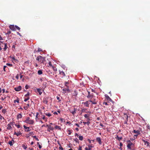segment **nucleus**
Here are the masks:
<instances>
[{"label":"nucleus","mask_w":150,"mask_h":150,"mask_svg":"<svg viewBox=\"0 0 150 150\" xmlns=\"http://www.w3.org/2000/svg\"><path fill=\"white\" fill-rule=\"evenodd\" d=\"M83 104L85 105V106H86V107H89V102L88 101H86L85 102L83 103Z\"/></svg>","instance_id":"ddd939ff"},{"label":"nucleus","mask_w":150,"mask_h":150,"mask_svg":"<svg viewBox=\"0 0 150 150\" xmlns=\"http://www.w3.org/2000/svg\"><path fill=\"white\" fill-rule=\"evenodd\" d=\"M127 121V120H126L124 122V124H127V121Z\"/></svg>","instance_id":"69168bd1"},{"label":"nucleus","mask_w":150,"mask_h":150,"mask_svg":"<svg viewBox=\"0 0 150 150\" xmlns=\"http://www.w3.org/2000/svg\"><path fill=\"white\" fill-rule=\"evenodd\" d=\"M115 138L116 139H117L119 141H120V140H121L122 139V137H119L117 135L116 137H115Z\"/></svg>","instance_id":"f3484780"},{"label":"nucleus","mask_w":150,"mask_h":150,"mask_svg":"<svg viewBox=\"0 0 150 150\" xmlns=\"http://www.w3.org/2000/svg\"><path fill=\"white\" fill-rule=\"evenodd\" d=\"M50 98H51L49 97H46L43 98V102L45 104H47L48 102V100Z\"/></svg>","instance_id":"f03ea898"},{"label":"nucleus","mask_w":150,"mask_h":150,"mask_svg":"<svg viewBox=\"0 0 150 150\" xmlns=\"http://www.w3.org/2000/svg\"><path fill=\"white\" fill-rule=\"evenodd\" d=\"M9 124L11 126H13L14 124H15V122H10Z\"/></svg>","instance_id":"7c9ffc66"},{"label":"nucleus","mask_w":150,"mask_h":150,"mask_svg":"<svg viewBox=\"0 0 150 150\" xmlns=\"http://www.w3.org/2000/svg\"><path fill=\"white\" fill-rule=\"evenodd\" d=\"M45 114L46 116L49 117H50L51 116V115L49 113H45Z\"/></svg>","instance_id":"2f4dec72"},{"label":"nucleus","mask_w":150,"mask_h":150,"mask_svg":"<svg viewBox=\"0 0 150 150\" xmlns=\"http://www.w3.org/2000/svg\"><path fill=\"white\" fill-rule=\"evenodd\" d=\"M127 142L129 143L127 145V148L129 150H131L132 149L131 146L133 145V144L129 140H128Z\"/></svg>","instance_id":"7ed1b4c3"},{"label":"nucleus","mask_w":150,"mask_h":150,"mask_svg":"<svg viewBox=\"0 0 150 150\" xmlns=\"http://www.w3.org/2000/svg\"><path fill=\"white\" fill-rule=\"evenodd\" d=\"M7 67L6 66H4V68H3V69H4V71H6V70H5V69Z\"/></svg>","instance_id":"49530a36"},{"label":"nucleus","mask_w":150,"mask_h":150,"mask_svg":"<svg viewBox=\"0 0 150 150\" xmlns=\"http://www.w3.org/2000/svg\"><path fill=\"white\" fill-rule=\"evenodd\" d=\"M23 77V76L21 74H20V78L21 79Z\"/></svg>","instance_id":"338daca9"},{"label":"nucleus","mask_w":150,"mask_h":150,"mask_svg":"<svg viewBox=\"0 0 150 150\" xmlns=\"http://www.w3.org/2000/svg\"><path fill=\"white\" fill-rule=\"evenodd\" d=\"M33 133V132H29L28 134V135L29 136H31L32 135V134Z\"/></svg>","instance_id":"5fc2aeb1"},{"label":"nucleus","mask_w":150,"mask_h":150,"mask_svg":"<svg viewBox=\"0 0 150 150\" xmlns=\"http://www.w3.org/2000/svg\"><path fill=\"white\" fill-rule=\"evenodd\" d=\"M6 110L5 109H3L2 110V112L4 114L6 113Z\"/></svg>","instance_id":"e433bc0d"},{"label":"nucleus","mask_w":150,"mask_h":150,"mask_svg":"<svg viewBox=\"0 0 150 150\" xmlns=\"http://www.w3.org/2000/svg\"><path fill=\"white\" fill-rule=\"evenodd\" d=\"M17 134H16V135L17 136H19L20 135H21L22 134V133L20 132H18L17 133Z\"/></svg>","instance_id":"58836bf2"},{"label":"nucleus","mask_w":150,"mask_h":150,"mask_svg":"<svg viewBox=\"0 0 150 150\" xmlns=\"http://www.w3.org/2000/svg\"><path fill=\"white\" fill-rule=\"evenodd\" d=\"M15 28H16L18 30H20V28L19 27H18V26H17V25L15 26Z\"/></svg>","instance_id":"c9c22d12"},{"label":"nucleus","mask_w":150,"mask_h":150,"mask_svg":"<svg viewBox=\"0 0 150 150\" xmlns=\"http://www.w3.org/2000/svg\"><path fill=\"white\" fill-rule=\"evenodd\" d=\"M68 132H69V133H68V134H69V135H70V134H71V130H68Z\"/></svg>","instance_id":"09e8293b"},{"label":"nucleus","mask_w":150,"mask_h":150,"mask_svg":"<svg viewBox=\"0 0 150 150\" xmlns=\"http://www.w3.org/2000/svg\"><path fill=\"white\" fill-rule=\"evenodd\" d=\"M106 97V98L107 99L109 100V101H112V100L108 96H107Z\"/></svg>","instance_id":"a878e982"},{"label":"nucleus","mask_w":150,"mask_h":150,"mask_svg":"<svg viewBox=\"0 0 150 150\" xmlns=\"http://www.w3.org/2000/svg\"><path fill=\"white\" fill-rule=\"evenodd\" d=\"M59 73L61 75L63 76H65V74L64 72H63V71H60Z\"/></svg>","instance_id":"aec40b11"},{"label":"nucleus","mask_w":150,"mask_h":150,"mask_svg":"<svg viewBox=\"0 0 150 150\" xmlns=\"http://www.w3.org/2000/svg\"><path fill=\"white\" fill-rule=\"evenodd\" d=\"M125 118H126V120H127V121H128V116L127 114H125Z\"/></svg>","instance_id":"473e14b6"},{"label":"nucleus","mask_w":150,"mask_h":150,"mask_svg":"<svg viewBox=\"0 0 150 150\" xmlns=\"http://www.w3.org/2000/svg\"><path fill=\"white\" fill-rule=\"evenodd\" d=\"M96 140L97 142L100 145H101L102 144V142L101 141V139L99 137H97L96 138Z\"/></svg>","instance_id":"0eeeda50"},{"label":"nucleus","mask_w":150,"mask_h":150,"mask_svg":"<svg viewBox=\"0 0 150 150\" xmlns=\"http://www.w3.org/2000/svg\"><path fill=\"white\" fill-rule=\"evenodd\" d=\"M86 109L85 108L83 109L82 110V112H85L86 113H89L90 114L91 113V112L88 111V112H86Z\"/></svg>","instance_id":"a211bd4d"},{"label":"nucleus","mask_w":150,"mask_h":150,"mask_svg":"<svg viewBox=\"0 0 150 150\" xmlns=\"http://www.w3.org/2000/svg\"><path fill=\"white\" fill-rule=\"evenodd\" d=\"M88 149L89 150H91V148L93 147V146L91 145H88Z\"/></svg>","instance_id":"c85d7f7f"},{"label":"nucleus","mask_w":150,"mask_h":150,"mask_svg":"<svg viewBox=\"0 0 150 150\" xmlns=\"http://www.w3.org/2000/svg\"><path fill=\"white\" fill-rule=\"evenodd\" d=\"M39 149H40L42 148V146L40 144L38 145Z\"/></svg>","instance_id":"774afa93"},{"label":"nucleus","mask_w":150,"mask_h":150,"mask_svg":"<svg viewBox=\"0 0 150 150\" xmlns=\"http://www.w3.org/2000/svg\"><path fill=\"white\" fill-rule=\"evenodd\" d=\"M14 102L15 103L16 102H17V103H19V100L18 98L16 100H15L14 101Z\"/></svg>","instance_id":"393cba45"},{"label":"nucleus","mask_w":150,"mask_h":150,"mask_svg":"<svg viewBox=\"0 0 150 150\" xmlns=\"http://www.w3.org/2000/svg\"><path fill=\"white\" fill-rule=\"evenodd\" d=\"M8 144L10 145L11 146H12L13 145L12 141H9L8 142Z\"/></svg>","instance_id":"f704fd0d"},{"label":"nucleus","mask_w":150,"mask_h":150,"mask_svg":"<svg viewBox=\"0 0 150 150\" xmlns=\"http://www.w3.org/2000/svg\"><path fill=\"white\" fill-rule=\"evenodd\" d=\"M34 123V121L33 120H30L27 123L30 125H33Z\"/></svg>","instance_id":"9b49d317"},{"label":"nucleus","mask_w":150,"mask_h":150,"mask_svg":"<svg viewBox=\"0 0 150 150\" xmlns=\"http://www.w3.org/2000/svg\"><path fill=\"white\" fill-rule=\"evenodd\" d=\"M48 127V129H47V131H49V132H50V130H53V127H52L50 125H47V126Z\"/></svg>","instance_id":"423d86ee"},{"label":"nucleus","mask_w":150,"mask_h":150,"mask_svg":"<svg viewBox=\"0 0 150 150\" xmlns=\"http://www.w3.org/2000/svg\"><path fill=\"white\" fill-rule=\"evenodd\" d=\"M38 73L39 75H41L42 74V70H39L38 71Z\"/></svg>","instance_id":"4be33fe9"},{"label":"nucleus","mask_w":150,"mask_h":150,"mask_svg":"<svg viewBox=\"0 0 150 150\" xmlns=\"http://www.w3.org/2000/svg\"><path fill=\"white\" fill-rule=\"evenodd\" d=\"M87 97L88 98H91V96L90 95H88L87 96Z\"/></svg>","instance_id":"e2e57ef3"},{"label":"nucleus","mask_w":150,"mask_h":150,"mask_svg":"<svg viewBox=\"0 0 150 150\" xmlns=\"http://www.w3.org/2000/svg\"><path fill=\"white\" fill-rule=\"evenodd\" d=\"M90 123V122H86V124L88 125H89V124Z\"/></svg>","instance_id":"052dcab7"},{"label":"nucleus","mask_w":150,"mask_h":150,"mask_svg":"<svg viewBox=\"0 0 150 150\" xmlns=\"http://www.w3.org/2000/svg\"><path fill=\"white\" fill-rule=\"evenodd\" d=\"M7 129L8 130H11V129L12 127L9 123L7 125Z\"/></svg>","instance_id":"4468645a"},{"label":"nucleus","mask_w":150,"mask_h":150,"mask_svg":"<svg viewBox=\"0 0 150 150\" xmlns=\"http://www.w3.org/2000/svg\"><path fill=\"white\" fill-rule=\"evenodd\" d=\"M55 128L56 129H61V128L58 125H55Z\"/></svg>","instance_id":"5701e85b"},{"label":"nucleus","mask_w":150,"mask_h":150,"mask_svg":"<svg viewBox=\"0 0 150 150\" xmlns=\"http://www.w3.org/2000/svg\"><path fill=\"white\" fill-rule=\"evenodd\" d=\"M22 117V115L21 114H18L17 115V118L18 119L19 118H21Z\"/></svg>","instance_id":"6ab92c4d"},{"label":"nucleus","mask_w":150,"mask_h":150,"mask_svg":"<svg viewBox=\"0 0 150 150\" xmlns=\"http://www.w3.org/2000/svg\"><path fill=\"white\" fill-rule=\"evenodd\" d=\"M23 127L25 129H27V130H25V131L27 132H28L30 131L29 127H27L25 125H23Z\"/></svg>","instance_id":"f8f14e48"},{"label":"nucleus","mask_w":150,"mask_h":150,"mask_svg":"<svg viewBox=\"0 0 150 150\" xmlns=\"http://www.w3.org/2000/svg\"><path fill=\"white\" fill-rule=\"evenodd\" d=\"M45 57H42L41 56H39L37 57L36 59L39 62L44 64L45 63Z\"/></svg>","instance_id":"f257e3e1"},{"label":"nucleus","mask_w":150,"mask_h":150,"mask_svg":"<svg viewBox=\"0 0 150 150\" xmlns=\"http://www.w3.org/2000/svg\"><path fill=\"white\" fill-rule=\"evenodd\" d=\"M133 132L134 133L138 134H140V132L139 130H134Z\"/></svg>","instance_id":"dca6fc26"},{"label":"nucleus","mask_w":150,"mask_h":150,"mask_svg":"<svg viewBox=\"0 0 150 150\" xmlns=\"http://www.w3.org/2000/svg\"><path fill=\"white\" fill-rule=\"evenodd\" d=\"M66 91H67L69 92L70 91V90L69 89V86L68 87H67V88L66 89Z\"/></svg>","instance_id":"3c124183"},{"label":"nucleus","mask_w":150,"mask_h":150,"mask_svg":"<svg viewBox=\"0 0 150 150\" xmlns=\"http://www.w3.org/2000/svg\"><path fill=\"white\" fill-rule=\"evenodd\" d=\"M74 141L76 142V143H79V141L78 139L76 138L74 139Z\"/></svg>","instance_id":"c756f323"},{"label":"nucleus","mask_w":150,"mask_h":150,"mask_svg":"<svg viewBox=\"0 0 150 150\" xmlns=\"http://www.w3.org/2000/svg\"><path fill=\"white\" fill-rule=\"evenodd\" d=\"M37 91L39 93L40 95H41L42 93V92L41 91V89L40 88L37 89Z\"/></svg>","instance_id":"2eb2a0df"},{"label":"nucleus","mask_w":150,"mask_h":150,"mask_svg":"<svg viewBox=\"0 0 150 150\" xmlns=\"http://www.w3.org/2000/svg\"><path fill=\"white\" fill-rule=\"evenodd\" d=\"M29 87V86L27 85H26L25 86V88L26 89H28Z\"/></svg>","instance_id":"6e6d98bb"},{"label":"nucleus","mask_w":150,"mask_h":150,"mask_svg":"<svg viewBox=\"0 0 150 150\" xmlns=\"http://www.w3.org/2000/svg\"><path fill=\"white\" fill-rule=\"evenodd\" d=\"M78 150H82L81 146H79V148L78 149Z\"/></svg>","instance_id":"4d7b16f0"},{"label":"nucleus","mask_w":150,"mask_h":150,"mask_svg":"<svg viewBox=\"0 0 150 150\" xmlns=\"http://www.w3.org/2000/svg\"><path fill=\"white\" fill-rule=\"evenodd\" d=\"M4 44L5 45H4V51H5L7 49V46L6 45V43H4Z\"/></svg>","instance_id":"412c9836"},{"label":"nucleus","mask_w":150,"mask_h":150,"mask_svg":"<svg viewBox=\"0 0 150 150\" xmlns=\"http://www.w3.org/2000/svg\"><path fill=\"white\" fill-rule=\"evenodd\" d=\"M75 125H76V126H77L78 127H79V124H77V123H76L75 124Z\"/></svg>","instance_id":"680f3d73"},{"label":"nucleus","mask_w":150,"mask_h":150,"mask_svg":"<svg viewBox=\"0 0 150 150\" xmlns=\"http://www.w3.org/2000/svg\"><path fill=\"white\" fill-rule=\"evenodd\" d=\"M89 102H91L93 104H96L98 102V101L96 100L95 99H93L92 100H90Z\"/></svg>","instance_id":"39448f33"},{"label":"nucleus","mask_w":150,"mask_h":150,"mask_svg":"<svg viewBox=\"0 0 150 150\" xmlns=\"http://www.w3.org/2000/svg\"><path fill=\"white\" fill-rule=\"evenodd\" d=\"M30 118L29 117H28L25 120V122H26V123L30 120Z\"/></svg>","instance_id":"b1692460"},{"label":"nucleus","mask_w":150,"mask_h":150,"mask_svg":"<svg viewBox=\"0 0 150 150\" xmlns=\"http://www.w3.org/2000/svg\"><path fill=\"white\" fill-rule=\"evenodd\" d=\"M6 65L8 66H12V64H11L10 63H7L6 64Z\"/></svg>","instance_id":"37998d69"},{"label":"nucleus","mask_w":150,"mask_h":150,"mask_svg":"<svg viewBox=\"0 0 150 150\" xmlns=\"http://www.w3.org/2000/svg\"><path fill=\"white\" fill-rule=\"evenodd\" d=\"M30 95V92H28L27 94L25 95V97H28Z\"/></svg>","instance_id":"4c0bfd02"},{"label":"nucleus","mask_w":150,"mask_h":150,"mask_svg":"<svg viewBox=\"0 0 150 150\" xmlns=\"http://www.w3.org/2000/svg\"><path fill=\"white\" fill-rule=\"evenodd\" d=\"M59 149L61 150H63V148L61 146H59Z\"/></svg>","instance_id":"8fccbe9b"},{"label":"nucleus","mask_w":150,"mask_h":150,"mask_svg":"<svg viewBox=\"0 0 150 150\" xmlns=\"http://www.w3.org/2000/svg\"><path fill=\"white\" fill-rule=\"evenodd\" d=\"M33 137L35 138V139L37 141H39L37 137L36 136H34Z\"/></svg>","instance_id":"79ce46f5"},{"label":"nucleus","mask_w":150,"mask_h":150,"mask_svg":"<svg viewBox=\"0 0 150 150\" xmlns=\"http://www.w3.org/2000/svg\"><path fill=\"white\" fill-rule=\"evenodd\" d=\"M15 46L14 45H13L12 46V48L13 50H14V49H15Z\"/></svg>","instance_id":"de8ad7c7"},{"label":"nucleus","mask_w":150,"mask_h":150,"mask_svg":"<svg viewBox=\"0 0 150 150\" xmlns=\"http://www.w3.org/2000/svg\"><path fill=\"white\" fill-rule=\"evenodd\" d=\"M142 140L144 143V145H146L147 146H149V143L148 141L144 139H142Z\"/></svg>","instance_id":"6e6552de"},{"label":"nucleus","mask_w":150,"mask_h":150,"mask_svg":"<svg viewBox=\"0 0 150 150\" xmlns=\"http://www.w3.org/2000/svg\"><path fill=\"white\" fill-rule=\"evenodd\" d=\"M15 125L16 126L17 128H20V126L19 125H17V124H15Z\"/></svg>","instance_id":"a19ab883"},{"label":"nucleus","mask_w":150,"mask_h":150,"mask_svg":"<svg viewBox=\"0 0 150 150\" xmlns=\"http://www.w3.org/2000/svg\"><path fill=\"white\" fill-rule=\"evenodd\" d=\"M68 84V82H65L64 83V85L67 87H68V86L67 85V84Z\"/></svg>","instance_id":"ea45409f"},{"label":"nucleus","mask_w":150,"mask_h":150,"mask_svg":"<svg viewBox=\"0 0 150 150\" xmlns=\"http://www.w3.org/2000/svg\"><path fill=\"white\" fill-rule=\"evenodd\" d=\"M42 51V50L40 48H38V52H41V51Z\"/></svg>","instance_id":"a18cd8bd"},{"label":"nucleus","mask_w":150,"mask_h":150,"mask_svg":"<svg viewBox=\"0 0 150 150\" xmlns=\"http://www.w3.org/2000/svg\"><path fill=\"white\" fill-rule=\"evenodd\" d=\"M39 115V113L37 112L36 113V114L35 116V119L36 120V121H37V119L38 118V115Z\"/></svg>","instance_id":"72a5a7b5"},{"label":"nucleus","mask_w":150,"mask_h":150,"mask_svg":"<svg viewBox=\"0 0 150 150\" xmlns=\"http://www.w3.org/2000/svg\"><path fill=\"white\" fill-rule=\"evenodd\" d=\"M10 28L12 30H15V28L13 25H11L9 26Z\"/></svg>","instance_id":"9d476101"},{"label":"nucleus","mask_w":150,"mask_h":150,"mask_svg":"<svg viewBox=\"0 0 150 150\" xmlns=\"http://www.w3.org/2000/svg\"><path fill=\"white\" fill-rule=\"evenodd\" d=\"M100 126H102V127H104V125L101 123H100Z\"/></svg>","instance_id":"0e129e2a"},{"label":"nucleus","mask_w":150,"mask_h":150,"mask_svg":"<svg viewBox=\"0 0 150 150\" xmlns=\"http://www.w3.org/2000/svg\"><path fill=\"white\" fill-rule=\"evenodd\" d=\"M79 139L81 140H82L83 139V137L82 136H80L78 137Z\"/></svg>","instance_id":"bb28decb"},{"label":"nucleus","mask_w":150,"mask_h":150,"mask_svg":"<svg viewBox=\"0 0 150 150\" xmlns=\"http://www.w3.org/2000/svg\"><path fill=\"white\" fill-rule=\"evenodd\" d=\"M28 106H25L24 107V109L25 110H27L28 108Z\"/></svg>","instance_id":"603ef678"},{"label":"nucleus","mask_w":150,"mask_h":150,"mask_svg":"<svg viewBox=\"0 0 150 150\" xmlns=\"http://www.w3.org/2000/svg\"><path fill=\"white\" fill-rule=\"evenodd\" d=\"M86 119H87L86 121L87 122H89V121L90 120V119L89 118H86Z\"/></svg>","instance_id":"bf43d9fd"},{"label":"nucleus","mask_w":150,"mask_h":150,"mask_svg":"<svg viewBox=\"0 0 150 150\" xmlns=\"http://www.w3.org/2000/svg\"><path fill=\"white\" fill-rule=\"evenodd\" d=\"M76 109L74 107L71 108L69 109V111L73 115H74L76 113Z\"/></svg>","instance_id":"20e7f679"},{"label":"nucleus","mask_w":150,"mask_h":150,"mask_svg":"<svg viewBox=\"0 0 150 150\" xmlns=\"http://www.w3.org/2000/svg\"><path fill=\"white\" fill-rule=\"evenodd\" d=\"M21 87L20 86L17 87H16L14 88V90L17 91H20L21 89Z\"/></svg>","instance_id":"1a4fd4ad"},{"label":"nucleus","mask_w":150,"mask_h":150,"mask_svg":"<svg viewBox=\"0 0 150 150\" xmlns=\"http://www.w3.org/2000/svg\"><path fill=\"white\" fill-rule=\"evenodd\" d=\"M23 148H24V149H26L27 148V147H26V146L24 145L23 146Z\"/></svg>","instance_id":"864d4df0"},{"label":"nucleus","mask_w":150,"mask_h":150,"mask_svg":"<svg viewBox=\"0 0 150 150\" xmlns=\"http://www.w3.org/2000/svg\"><path fill=\"white\" fill-rule=\"evenodd\" d=\"M89 115L86 114L84 115V116L85 118H89Z\"/></svg>","instance_id":"cd10ccee"},{"label":"nucleus","mask_w":150,"mask_h":150,"mask_svg":"<svg viewBox=\"0 0 150 150\" xmlns=\"http://www.w3.org/2000/svg\"><path fill=\"white\" fill-rule=\"evenodd\" d=\"M48 64L50 66L52 67H53V66L52 65L51 62H49L48 63Z\"/></svg>","instance_id":"c03bdc74"},{"label":"nucleus","mask_w":150,"mask_h":150,"mask_svg":"<svg viewBox=\"0 0 150 150\" xmlns=\"http://www.w3.org/2000/svg\"><path fill=\"white\" fill-rule=\"evenodd\" d=\"M18 78H19V76H18V75H17L16 76V79H18Z\"/></svg>","instance_id":"13d9d810"}]
</instances>
